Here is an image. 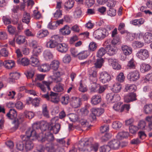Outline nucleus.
I'll use <instances>...</instances> for the list:
<instances>
[{"label": "nucleus", "instance_id": "a18cd8bd", "mask_svg": "<svg viewBox=\"0 0 152 152\" xmlns=\"http://www.w3.org/2000/svg\"><path fill=\"white\" fill-rule=\"evenodd\" d=\"M80 122L83 128H85L86 130L88 129L90 125L86 120L82 119L80 120Z\"/></svg>", "mask_w": 152, "mask_h": 152}, {"label": "nucleus", "instance_id": "58836bf2", "mask_svg": "<svg viewBox=\"0 0 152 152\" xmlns=\"http://www.w3.org/2000/svg\"><path fill=\"white\" fill-rule=\"evenodd\" d=\"M74 1L72 0H69L66 2L64 4L65 8L66 10H70L73 7Z\"/></svg>", "mask_w": 152, "mask_h": 152}, {"label": "nucleus", "instance_id": "f8f14e48", "mask_svg": "<svg viewBox=\"0 0 152 152\" xmlns=\"http://www.w3.org/2000/svg\"><path fill=\"white\" fill-rule=\"evenodd\" d=\"M70 102V105L73 107L76 108L79 107L82 104L80 99L76 97H72Z\"/></svg>", "mask_w": 152, "mask_h": 152}, {"label": "nucleus", "instance_id": "09e8293b", "mask_svg": "<svg viewBox=\"0 0 152 152\" xmlns=\"http://www.w3.org/2000/svg\"><path fill=\"white\" fill-rule=\"evenodd\" d=\"M128 68L134 69L136 67V63L133 58L131 59L128 62L127 64Z\"/></svg>", "mask_w": 152, "mask_h": 152}, {"label": "nucleus", "instance_id": "0e129e2a", "mask_svg": "<svg viewBox=\"0 0 152 152\" xmlns=\"http://www.w3.org/2000/svg\"><path fill=\"white\" fill-rule=\"evenodd\" d=\"M125 78V77L124 76V74L122 72H121L117 76L116 78V80L120 82H123Z\"/></svg>", "mask_w": 152, "mask_h": 152}, {"label": "nucleus", "instance_id": "20e7f679", "mask_svg": "<svg viewBox=\"0 0 152 152\" xmlns=\"http://www.w3.org/2000/svg\"><path fill=\"white\" fill-rule=\"evenodd\" d=\"M61 41V38L58 35H54L51 36L49 40L46 42L45 45L48 48H53L57 47L58 42Z\"/></svg>", "mask_w": 152, "mask_h": 152}, {"label": "nucleus", "instance_id": "9b49d317", "mask_svg": "<svg viewBox=\"0 0 152 152\" xmlns=\"http://www.w3.org/2000/svg\"><path fill=\"white\" fill-rule=\"evenodd\" d=\"M69 47L68 44L64 43L58 44L56 48L57 50L62 53H66Z\"/></svg>", "mask_w": 152, "mask_h": 152}, {"label": "nucleus", "instance_id": "a211bd4d", "mask_svg": "<svg viewBox=\"0 0 152 152\" xmlns=\"http://www.w3.org/2000/svg\"><path fill=\"white\" fill-rule=\"evenodd\" d=\"M20 76V74L16 72L10 73L8 79L9 82L10 83L14 82L15 80L19 78Z\"/></svg>", "mask_w": 152, "mask_h": 152}, {"label": "nucleus", "instance_id": "49530a36", "mask_svg": "<svg viewBox=\"0 0 152 152\" xmlns=\"http://www.w3.org/2000/svg\"><path fill=\"white\" fill-rule=\"evenodd\" d=\"M106 53L110 56H112L115 53V48L114 46H110L106 49Z\"/></svg>", "mask_w": 152, "mask_h": 152}, {"label": "nucleus", "instance_id": "8fccbe9b", "mask_svg": "<svg viewBox=\"0 0 152 152\" xmlns=\"http://www.w3.org/2000/svg\"><path fill=\"white\" fill-rule=\"evenodd\" d=\"M25 74L28 79L32 78L34 75V70L33 69L28 70L26 72H25Z\"/></svg>", "mask_w": 152, "mask_h": 152}, {"label": "nucleus", "instance_id": "7ed1b4c3", "mask_svg": "<svg viewBox=\"0 0 152 152\" xmlns=\"http://www.w3.org/2000/svg\"><path fill=\"white\" fill-rule=\"evenodd\" d=\"M109 33L105 29L100 28L95 30L93 32V37L95 39L102 40L108 35Z\"/></svg>", "mask_w": 152, "mask_h": 152}, {"label": "nucleus", "instance_id": "4be33fe9", "mask_svg": "<svg viewBox=\"0 0 152 152\" xmlns=\"http://www.w3.org/2000/svg\"><path fill=\"white\" fill-rule=\"evenodd\" d=\"M140 70L141 72L145 73L149 71L151 69V65L145 63H142L140 66Z\"/></svg>", "mask_w": 152, "mask_h": 152}, {"label": "nucleus", "instance_id": "a878e982", "mask_svg": "<svg viewBox=\"0 0 152 152\" xmlns=\"http://www.w3.org/2000/svg\"><path fill=\"white\" fill-rule=\"evenodd\" d=\"M59 64L60 62L59 61L56 60H54L51 62L50 65V69L54 71H56L58 69Z\"/></svg>", "mask_w": 152, "mask_h": 152}, {"label": "nucleus", "instance_id": "f257e3e1", "mask_svg": "<svg viewBox=\"0 0 152 152\" xmlns=\"http://www.w3.org/2000/svg\"><path fill=\"white\" fill-rule=\"evenodd\" d=\"M36 132L32 129H30L26 131V135L22 137V140L23 141L25 149L26 151L32 149L34 146L33 143L30 140L37 139L39 141L42 142L45 141V138L48 141H51L53 140V137L52 134H49L47 137L45 136L44 137L43 136V134L41 133L38 137L36 134Z\"/></svg>", "mask_w": 152, "mask_h": 152}, {"label": "nucleus", "instance_id": "603ef678", "mask_svg": "<svg viewBox=\"0 0 152 152\" xmlns=\"http://www.w3.org/2000/svg\"><path fill=\"white\" fill-rule=\"evenodd\" d=\"M129 133L128 132H119L117 136V138L119 139H122L124 138H125L128 136Z\"/></svg>", "mask_w": 152, "mask_h": 152}, {"label": "nucleus", "instance_id": "c85d7f7f", "mask_svg": "<svg viewBox=\"0 0 152 152\" xmlns=\"http://www.w3.org/2000/svg\"><path fill=\"white\" fill-rule=\"evenodd\" d=\"M121 88V84L119 83H116L113 85L112 90L113 92L118 93L120 91Z\"/></svg>", "mask_w": 152, "mask_h": 152}, {"label": "nucleus", "instance_id": "473e14b6", "mask_svg": "<svg viewBox=\"0 0 152 152\" xmlns=\"http://www.w3.org/2000/svg\"><path fill=\"white\" fill-rule=\"evenodd\" d=\"M91 112L96 116H99L104 113V110L102 108H92L91 109Z\"/></svg>", "mask_w": 152, "mask_h": 152}, {"label": "nucleus", "instance_id": "052dcab7", "mask_svg": "<svg viewBox=\"0 0 152 152\" xmlns=\"http://www.w3.org/2000/svg\"><path fill=\"white\" fill-rule=\"evenodd\" d=\"M62 61L64 63H69L71 61V57L70 55L68 54H66L63 58Z\"/></svg>", "mask_w": 152, "mask_h": 152}, {"label": "nucleus", "instance_id": "5fc2aeb1", "mask_svg": "<svg viewBox=\"0 0 152 152\" xmlns=\"http://www.w3.org/2000/svg\"><path fill=\"white\" fill-rule=\"evenodd\" d=\"M106 53V50L104 48H100L97 52V56L99 57H102Z\"/></svg>", "mask_w": 152, "mask_h": 152}, {"label": "nucleus", "instance_id": "69168bd1", "mask_svg": "<svg viewBox=\"0 0 152 152\" xmlns=\"http://www.w3.org/2000/svg\"><path fill=\"white\" fill-rule=\"evenodd\" d=\"M69 118L70 121L73 122L77 121L78 119V115L73 113L70 114Z\"/></svg>", "mask_w": 152, "mask_h": 152}, {"label": "nucleus", "instance_id": "6e6d98bb", "mask_svg": "<svg viewBox=\"0 0 152 152\" xmlns=\"http://www.w3.org/2000/svg\"><path fill=\"white\" fill-rule=\"evenodd\" d=\"M111 149L108 143L107 145H104L101 147L100 151L101 152H109Z\"/></svg>", "mask_w": 152, "mask_h": 152}, {"label": "nucleus", "instance_id": "1a4fd4ad", "mask_svg": "<svg viewBox=\"0 0 152 152\" xmlns=\"http://www.w3.org/2000/svg\"><path fill=\"white\" fill-rule=\"evenodd\" d=\"M111 79L110 75L107 72L104 71L100 73L99 80L102 83H107L110 81Z\"/></svg>", "mask_w": 152, "mask_h": 152}, {"label": "nucleus", "instance_id": "72a5a7b5", "mask_svg": "<svg viewBox=\"0 0 152 152\" xmlns=\"http://www.w3.org/2000/svg\"><path fill=\"white\" fill-rule=\"evenodd\" d=\"M145 42L149 43L152 41V34L148 32L146 33L143 37Z\"/></svg>", "mask_w": 152, "mask_h": 152}, {"label": "nucleus", "instance_id": "e433bc0d", "mask_svg": "<svg viewBox=\"0 0 152 152\" xmlns=\"http://www.w3.org/2000/svg\"><path fill=\"white\" fill-rule=\"evenodd\" d=\"M123 108L122 104L120 102L115 104L113 107V108L114 110L120 112H123Z\"/></svg>", "mask_w": 152, "mask_h": 152}, {"label": "nucleus", "instance_id": "6e6552de", "mask_svg": "<svg viewBox=\"0 0 152 152\" xmlns=\"http://www.w3.org/2000/svg\"><path fill=\"white\" fill-rule=\"evenodd\" d=\"M93 141V139L92 138H90L88 139H85L84 140H81L80 144L81 146H83L84 147H82L81 149L82 150L86 151L87 150L89 151V147L90 146L89 145L92 143Z\"/></svg>", "mask_w": 152, "mask_h": 152}, {"label": "nucleus", "instance_id": "e2e57ef3", "mask_svg": "<svg viewBox=\"0 0 152 152\" xmlns=\"http://www.w3.org/2000/svg\"><path fill=\"white\" fill-rule=\"evenodd\" d=\"M24 114L26 117L29 119H32L34 116V113L31 111H25Z\"/></svg>", "mask_w": 152, "mask_h": 152}, {"label": "nucleus", "instance_id": "4c0bfd02", "mask_svg": "<svg viewBox=\"0 0 152 152\" xmlns=\"http://www.w3.org/2000/svg\"><path fill=\"white\" fill-rule=\"evenodd\" d=\"M43 55L44 58L47 60L52 59L53 57L51 52L50 51L48 50L44 51Z\"/></svg>", "mask_w": 152, "mask_h": 152}, {"label": "nucleus", "instance_id": "ddd939ff", "mask_svg": "<svg viewBox=\"0 0 152 152\" xmlns=\"http://www.w3.org/2000/svg\"><path fill=\"white\" fill-rule=\"evenodd\" d=\"M136 94L135 93H130L124 96V101L128 103L137 100Z\"/></svg>", "mask_w": 152, "mask_h": 152}, {"label": "nucleus", "instance_id": "4468645a", "mask_svg": "<svg viewBox=\"0 0 152 152\" xmlns=\"http://www.w3.org/2000/svg\"><path fill=\"white\" fill-rule=\"evenodd\" d=\"M108 145L110 146L111 149H116L120 146V142L118 140L114 139L108 142Z\"/></svg>", "mask_w": 152, "mask_h": 152}, {"label": "nucleus", "instance_id": "a19ab883", "mask_svg": "<svg viewBox=\"0 0 152 152\" xmlns=\"http://www.w3.org/2000/svg\"><path fill=\"white\" fill-rule=\"evenodd\" d=\"M144 112L145 114H149L152 111V104H147L145 105L143 108Z\"/></svg>", "mask_w": 152, "mask_h": 152}, {"label": "nucleus", "instance_id": "c756f323", "mask_svg": "<svg viewBox=\"0 0 152 152\" xmlns=\"http://www.w3.org/2000/svg\"><path fill=\"white\" fill-rule=\"evenodd\" d=\"M64 90V85L60 83L56 85L53 88V90L56 92H61Z\"/></svg>", "mask_w": 152, "mask_h": 152}, {"label": "nucleus", "instance_id": "39448f33", "mask_svg": "<svg viewBox=\"0 0 152 152\" xmlns=\"http://www.w3.org/2000/svg\"><path fill=\"white\" fill-rule=\"evenodd\" d=\"M136 56L140 59L144 61L149 57V53L146 49H141L137 51Z\"/></svg>", "mask_w": 152, "mask_h": 152}, {"label": "nucleus", "instance_id": "393cba45", "mask_svg": "<svg viewBox=\"0 0 152 152\" xmlns=\"http://www.w3.org/2000/svg\"><path fill=\"white\" fill-rule=\"evenodd\" d=\"M60 31L61 34L64 35H68L71 32L69 27L68 26L66 25H65L61 29Z\"/></svg>", "mask_w": 152, "mask_h": 152}, {"label": "nucleus", "instance_id": "0eeeda50", "mask_svg": "<svg viewBox=\"0 0 152 152\" xmlns=\"http://www.w3.org/2000/svg\"><path fill=\"white\" fill-rule=\"evenodd\" d=\"M52 83V82L51 81H43L41 83H37V86L41 91L45 93L46 92L47 89L48 90H50V85Z\"/></svg>", "mask_w": 152, "mask_h": 152}, {"label": "nucleus", "instance_id": "79ce46f5", "mask_svg": "<svg viewBox=\"0 0 152 152\" xmlns=\"http://www.w3.org/2000/svg\"><path fill=\"white\" fill-rule=\"evenodd\" d=\"M17 62L19 64H21L23 66H27L29 64L28 59L26 58H22L21 60H18Z\"/></svg>", "mask_w": 152, "mask_h": 152}, {"label": "nucleus", "instance_id": "5701e85b", "mask_svg": "<svg viewBox=\"0 0 152 152\" xmlns=\"http://www.w3.org/2000/svg\"><path fill=\"white\" fill-rule=\"evenodd\" d=\"M49 101L53 103L56 104L59 102V99L56 93L51 91L50 94Z\"/></svg>", "mask_w": 152, "mask_h": 152}, {"label": "nucleus", "instance_id": "3c124183", "mask_svg": "<svg viewBox=\"0 0 152 152\" xmlns=\"http://www.w3.org/2000/svg\"><path fill=\"white\" fill-rule=\"evenodd\" d=\"M82 12L81 8L79 7H77L74 12V16L75 18H80L82 15Z\"/></svg>", "mask_w": 152, "mask_h": 152}, {"label": "nucleus", "instance_id": "f03ea898", "mask_svg": "<svg viewBox=\"0 0 152 152\" xmlns=\"http://www.w3.org/2000/svg\"><path fill=\"white\" fill-rule=\"evenodd\" d=\"M43 126H45V127H44V128H42V129L44 130V131L43 132L41 133L43 134V137H45V136L47 137V135L49 134H51L53 136V134L50 133L49 132H48V131H52L54 133L57 134L59 131L60 128V125L59 124H56L54 126H52L50 123H48L46 122H45V124H44ZM53 137V138H54V137ZM45 141L47 140L49 142L48 143H52L51 142L54 140H53L51 141H48L46 138H45ZM53 139H54V138H53Z\"/></svg>", "mask_w": 152, "mask_h": 152}, {"label": "nucleus", "instance_id": "864d4df0", "mask_svg": "<svg viewBox=\"0 0 152 152\" xmlns=\"http://www.w3.org/2000/svg\"><path fill=\"white\" fill-rule=\"evenodd\" d=\"M42 48L39 46H38L33 49V54L34 56H37L42 52Z\"/></svg>", "mask_w": 152, "mask_h": 152}, {"label": "nucleus", "instance_id": "c03bdc74", "mask_svg": "<svg viewBox=\"0 0 152 152\" xmlns=\"http://www.w3.org/2000/svg\"><path fill=\"white\" fill-rule=\"evenodd\" d=\"M97 45L94 42H91L88 45V50L90 51H94L97 48Z\"/></svg>", "mask_w": 152, "mask_h": 152}, {"label": "nucleus", "instance_id": "cd10ccee", "mask_svg": "<svg viewBox=\"0 0 152 152\" xmlns=\"http://www.w3.org/2000/svg\"><path fill=\"white\" fill-rule=\"evenodd\" d=\"M50 69V66L48 64H42L38 68L39 70L41 72H45L49 71Z\"/></svg>", "mask_w": 152, "mask_h": 152}, {"label": "nucleus", "instance_id": "bf43d9fd", "mask_svg": "<svg viewBox=\"0 0 152 152\" xmlns=\"http://www.w3.org/2000/svg\"><path fill=\"white\" fill-rule=\"evenodd\" d=\"M114 93H108L107 94L106 99L108 103H113Z\"/></svg>", "mask_w": 152, "mask_h": 152}, {"label": "nucleus", "instance_id": "13d9d810", "mask_svg": "<svg viewBox=\"0 0 152 152\" xmlns=\"http://www.w3.org/2000/svg\"><path fill=\"white\" fill-rule=\"evenodd\" d=\"M30 61L33 66H37L39 64V60L37 58L31 57L30 58Z\"/></svg>", "mask_w": 152, "mask_h": 152}, {"label": "nucleus", "instance_id": "680f3d73", "mask_svg": "<svg viewBox=\"0 0 152 152\" xmlns=\"http://www.w3.org/2000/svg\"><path fill=\"white\" fill-rule=\"evenodd\" d=\"M69 97L68 95H65L63 96L61 99L62 103L64 105L67 104L69 102Z\"/></svg>", "mask_w": 152, "mask_h": 152}, {"label": "nucleus", "instance_id": "c9c22d12", "mask_svg": "<svg viewBox=\"0 0 152 152\" xmlns=\"http://www.w3.org/2000/svg\"><path fill=\"white\" fill-rule=\"evenodd\" d=\"M137 89V87L134 84H126L125 86V91H127L129 90L131 91L134 92Z\"/></svg>", "mask_w": 152, "mask_h": 152}, {"label": "nucleus", "instance_id": "6ab92c4d", "mask_svg": "<svg viewBox=\"0 0 152 152\" xmlns=\"http://www.w3.org/2000/svg\"><path fill=\"white\" fill-rule=\"evenodd\" d=\"M3 64L4 67L8 69H11L15 66L14 61L12 60H5L3 62Z\"/></svg>", "mask_w": 152, "mask_h": 152}, {"label": "nucleus", "instance_id": "2f4dec72", "mask_svg": "<svg viewBox=\"0 0 152 152\" xmlns=\"http://www.w3.org/2000/svg\"><path fill=\"white\" fill-rule=\"evenodd\" d=\"M45 124V122L44 123V124H42L41 125V127H40L39 123H35L33 124V125L32 126V127H33L32 128H30V129H28L27 130H28L29 129H32L33 130H34L36 132V135L38 137L39 136V134H40V133L39 135H37L36 134L37 132L34 130V129H39L40 128V129H41V130H42L44 131H44L42 129V128H44V126H44V124ZM41 133H40V134Z\"/></svg>", "mask_w": 152, "mask_h": 152}, {"label": "nucleus", "instance_id": "aec40b11", "mask_svg": "<svg viewBox=\"0 0 152 152\" xmlns=\"http://www.w3.org/2000/svg\"><path fill=\"white\" fill-rule=\"evenodd\" d=\"M121 34H126V39L130 41L134 40L136 36V34L134 33H130L126 31H120Z\"/></svg>", "mask_w": 152, "mask_h": 152}, {"label": "nucleus", "instance_id": "412c9836", "mask_svg": "<svg viewBox=\"0 0 152 152\" xmlns=\"http://www.w3.org/2000/svg\"><path fill=\"white\" fill-rule=\"evenodd\" d=\"M102 100L100 95H95L93 96L91 98V102L92 104L95 105L98 104Z\"/></svg>", "mask_w": 152, "mask_h": 152}, {"label": "nucleus", "instance_id": "f704fd0d", "mask_svg": "<svg viewBox=\"0 0 152 152\" xmlns=\"http://www.w3.org/2000/svg\"><path fill=\"white\" fill-rule=\"evenodd\" d=\"M144 22V20L141 18L139 19H135L131 21L130 22L131 24L134 25L140 26L143 24Z\"/></svg>", "mask_w": 152, "mask_h": 152}, {"label": "nucleus", "instance_id": "4d7b16f0", "mask_svg": "<svg viewBox=\"0 0 152 152\" xmlns=\"http://www.w3.org/2000/svg\"><path fill=\"white\" fill-rule=\"evenodd\" d=\"M103 63V60L102 58L97 59L94 64L95 67L99 68H101L102 66Z\"/></svg>", "mask_w": 152, "mask_h": 152}, {"label": "nucleus", "instance_id": "774afa93", "mask_svg": "<svg viewBox=\"0 0 152 152\" xmlns=\"http://www.w3.org/2000/svg\"><path fill=\"white\" fill-rule=\"evenodd\" d=\"M145 120L148 123V126L150 129H152V116H148L146 117Z\"/></svg>", "mask_w": 152, "mask_h": 152}, {"label": "nucleus", "instance_id": "bb28decb", "mask_svg": "<svg viewBox=\"0 0 152 152\" xmlns=\"http://www.w3.org/2000/svg\"><path fill=\"white\" fill-rule=\"evenodd\" d=\"M7 116L9 119H15L16 118L17 114L14 109H11L7 114Z\"/></svg>", "mask_w": 152, "mask_h": 152}, {"label": "nucleus", "instance_id": "7c9ffc66", "mask_svg": "<svg viewBox=\"0 0 152 152\" xmlns=\"http://www.w3.org/2000/svg\"><path fill=\"white\" fill-rule=\"evenodd\" d=\"M89 55V51H83L79 53L78 58L80 59H83L87 58Z\"/></svg>", "mask_w": 152, "mask_h": 152}, {"label": "nucleus", "instance_id": "dca6fc26", "mask_svg": "<svg viewBox=\"0 0 152 152\" xmlns=\"http://www.w3.org/2000/svg\"><path fill=\"white\" fill-rule=\"evenodd\" d=\"M8 46V45L6 44L3 45H0L1 47H4L2 48L0 50L1 56L4 57H8L10 54L9 51L8 49L5 48Z\"/></svg>", "mask_w": 152, "mask_h": 152}, {"label": "nucleus", "instance_id": "2eb2a0df", "mask_svg": "<svg viewBox=\"0 0 152 152\" xmlns=\"http://www.w3.org/2000/svg\"><path fill=\"white\" fill-rule=\"evenodd\" d=\"M108 61L109 64L111 65L114 69L119 70L121 68V66L118 64L117 60L110 58L108 59Z\"/></svg>", "mask_w": 152, "mask_h": 152}, {"label": "nucleus", "instance_id": "423d86ee", "mask_svg": "<svg viewBox=\"0 0 152 152\" xmlns=\"http://www.w3.org/2000/svg\"><path fill=\"white\" fill-rule=\"evenodd\" d=\"M52 143H47L45 149L48 152H64L63 148L61 147L57 148Z\"/></svg>", "mask_w": 152, "mask_h": 152}, {"label": "nucleus", "instance_id": "de8ad7c7", "mask_svg": "<svg viewBox=\"0 0 152 152\" xmlns=\"http://www.w3.org/2000/svg\"><path fill=\"white\" fill-rule=\"evenodd\" d=\"M25 37L24 36H18L16 39V42L19 45H20L24 43L25 41Z\"/></svg>", "mask_w": 152, "mask_h": 152}, {"label": "nucleus", "instance_id": "b1692460", "mask_svg": "<svg viewBox=\"0 0 152 152\" xmlns=\"http://www.w3.org/2000/svg\"><path fill=\"white\" fill-rule=\"evenodd\" d=\"M49 34V32L47 30H42L37 33V37L39 38H42L46 37Z\"/></svg>", "mask_w": 152, "mask_h": 152}, {"label": "nucleus", "instance_id": "ea45409f", "mask_svg": "<svg viewBox=\"0 0 152 152\" xmlns=\"http://www.w3.org/2000/svg\"><path fill=\"white\" fill-rule=\"evenodd\" d=\"M30 20V16L29 14L26 12H24L22 19L23 22L28 24Z\"/></svg>", "mask_w": 152, "mask_h": 152}, {"label": "nucleus", "instance_id": "37998d69", "mask_svg": "<svg viewBox=\"0 0 152 152\" xmlns=\"http://www.w3.org/2000/svg\"><path fill=\"white\" fill-rule=\"evenodd\" d=\"M144 43L139 41H135L133 42L132 46L136 48H140L144 46Z\"/></svg>", "mask_w": 152, "mask_h": 152}, {"label": "nucleus", "instance_id": "338daca9", "mask_svg": "<svg viewBox=\"0 0 152 152\" xmlns=\"http://www.w3.org/2000/svg\"><path fill=\"white\" fill-rule=\"evenodd\" d=\"M32 16L35 19H39L41 17V15L39 11L37 10H34L33 11Z\"/></svg>", "mask_w": 152, "mask_h": 152}, {"label": "nucleus", "instance_id": "f3484780", "mask_svg": "<svg viewBox=\"0 0 152 152\" xmlns=\"http://www.w3.org/2000/svg\"><path fill=\"white\" fill-rule=\"evenodd\" d=\"M121 48L123 53L126 56L129 55L132 53V50L130 47L125 45H123Z\"/></svg>", "mask_w": 152, "mask_h": 152}, {"label": "nucleus", "instance_id": "9d476101", "mask_svg": "<svg viewBox=\"0 0 152 152\" xmlns=\"http://www.w3.org/2000/svg\"><path fill=\"white\" fill-rule=\"evenodd\" d=\"M140 77L139 72L137 70H135L130 72L127 75V78L132 81H136Z\"/></svg>", "mask_w": 152, "mask_h": 152}]
</instances>
